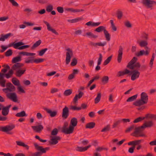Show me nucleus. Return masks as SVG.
<instances>
[{"label":"nucleus","instance_id":"obj_1","mask_svg":"<svg viewBox=\"0 0 156 156\" xmlns=\"http://www.w3.org/2000/svg\"><path fill=\"white\" fill-rule=\"evenodd\" d=\"M153 123L152 121L147 122L141 126L136 127L134 132L131 134V135L135 137H144L146 135L143 132V129L146 127H150L153 126Z\"/></svg>","mask_w":156,"mask_h":156},{"label":"nucleus","instance_id":"obj_2","mask_svg":"<svg viewBox=\"0 0 156 156\" xmlns=\"http://www.w3.org/2000/svg\"><path fill=\"white\" fill-rule=\"evenodd\" d=\"M148 96L144 92L141 93L140 94V98L134 102L133 105L137 107H140L144 104L147 103L148 101Z\"/></svg>","mask_w":156,"mask_h":156},{"label":"nucleus","instance_id":"obj_3","mask_svg":"<svg viewBox=\"0 0 156 156\" xmlns=\"http://www.w3.org/2000/svg\"><path fill=\"white\" fill-rule=\"evenodd\" d=\"M35 148L38 151L33 153L32 156H40L43 154L45 153L47 151H48L50 149L49 147H46L43 148L42 146H39L36 143H34V144Z\"/></svg>","mask_w":156,"mask_h":156},{"label":"nucleus","instance_id":"obj_4","mask_svg":"<svg viewBox=\"0 0 156 156\" xmlns=\"http://www.w3.org/2000/svg\"><path fill=\"white\" fill-rule=\"evenodd\" d=\"M15 127V126L13 124L7 125L4 126H0V131L5 132L8 134L12 135L13 133L11 132Z\"/></svg>","mask_w":156,"mask_h":156},{"label":"nucleus","instance_id":"obj_5","mask_svg":"<svg viewBox=\"0 0 156 156\" xmlns=\"http://www.w3.org/2000/svg\"><path fill=\"white\" fill-rule=\"evenodd\" d=\"M141 3L147 8H150L154 5H156V2L151 0H142Z\"/></svg>","mask_w":156,"mask_h":156},{"label":"nucleus","instance_id":"obj_6","mask_svg":"<svg viewBox=\"0 0 156 156\" xmlns=\"http://www.w3.org/2000/svg\"><path fill=\"white\" fill-rule=\"evenodd\" d=\"M67 52L66 53V64H69L70 61L71 57L73 55L72 50L68 48L66 49Z\"/></svg>","mask_w":156,"mask_h":156},{"label":"nucleus","instance_id":"obj_7","mask_svg":"<svg viewBox=\"0 0 156 156\" xmlns=\"http://www.w3.org/2000/svg\"><path fill=\"white\" fill-rule=\"evenodd\" d=\"M78 122L77 119L75 117L72 118L70 120L69 126V131H71L73 133L74 129V127L77 125Z\"/></svg>","mask_w":156,"mask_h":156},{"label":"nucleus","instance_id":"obj_8","mask_svg":"<svg viewBox=\"0 0 156 156\" xmlns=\"http://www.w3.org/2000/svg\"><path fill=\"white\" fill-rule=\"evenodd\" d=\"M140 72L134 69L131 71V73L130 75H131V80L133 81L137 79L139 77L140 75Z\"/></svg>","mask_w":156,"mask_h":156},{"label":"nucleus","instance_id":"obj_9","mask_svg":"<svg viewBox=\"0 0 156 156\" xmlns=\"http://www.w3.org/2000/svg\"><path fill=\"white\" fill-rule=\"evenodd\" d=\"M13 73L14 72L12 70H9L8 72L6 74L0 73V79H4V76L7 79H9L12 76Z\"/></svg>","mask_w":156,"mask_h":156},{"label":"nucleus","instance_id":"obj_10","mask_svg":"<svg viewBox=\"0 0 156 156\" xmlns=\"http://www.w3.org/2000/svg\"><path fill=\"white\" fill-rule=\"evenodd\" d=\"M61 138L59 136H55L52 137L50 141H49V144L51 145H55L58 142V140H60Z\"/></svg>","mask_w":156,"mask_h":156},{"label":"nucleus","instance_id":"obj_11","mask_svg":"<svg viewBox=\"0 0 156 156\" xmlns=\"http://www.w3.org/2000/svg\"><path fill=\"white\" fill-rule=\"evenodd\" d=\"M148 49V47H145V51L144 50H141L139 52L135 53V55L137 57H139L143 55H145L146 56L148 55L149 53V51L147 50Z\"/></svg>","mask_w":156,"mask_h":156},{"label":"nucleus","instance_id":"obj_12","mask_svg":"<svg viewBox=\"0 0 156 156\" xmlns=\"http://www.w3.org/2000/svg\"><path fill=\"white\" fill-rule=\"evenodd\" d=\"M6 97L13 102H16L17 101V95L15 93H11L6 94Z\"/></svg>","mask_w":156,"mask_h":156},{"label":"nucleus","instance_id":"obj_13","mask_svg":"<svg viewBox=\"0 0 156 156\" xmlns=\"http://www.w3.org/2000/svg\"><path fill=\"white\" fill-rule=\"evenodd\" d=\"M69 114V108L66 106H65L62 110V117L63 118L66 119L68 116Z\"/></svg>","mask_w":156,"mask_h":156},{"label":"nucleus","instance_id":"obj_14","mask_svg":"<svg viewBox=\"0 0 156 156\" xmlns=\"http://www.w3.org/2000/svg\"><path fill=\"white\" fill-rule=\"evenodd\" d=\"M68 124L67 122H65L62 129V131L65 134H68L72 133L71 131H69V126L68 128H67Z\"/></svg>","mask_w":156,"mask_h":156},{"label":"nucleus","instance_id":"obj_15","mask_svg":"<svg viewBox=\"0 0 156 156\" xmlns=\"http://www.w3.org/2000/svg\"><path fill=\"white\" fill-rule=\"evenodd\" d=\"M123 49L121 46H119V50L118 52V54L117 56V61L118 63H120L121 61L122 56V52Z\"/></svg>","mask_w":156,"mask_h":156},{"label":"nucleus","instance_id":"obj_16","mask_svg":"<svg viewBox=\"0 0 156 156\" xmlns=\"http://www.w3.org/2000/svg\"><path fill=\"white\" fill-rule=\"evenodd\" d=\"M78 94H76L73 98V101L74 104H75L77 103V102L78 99L80 98L84 94V93L83 92L79 90H78Z\"/></svg>","mask_w":156,"mask_h":156},{"label":"nucleus","instance_id":"obj_17","mask_svg":"<svg viewBox=\"0 0 156 156\" xmlns=\"http://www.w3.org/2000/svg\"><path fill=\"white\" fill-rule=\"evenodd\" d=\"M11 105H9L6 107H4L2 108V114L4 116L7 115L9 113V109L11 106Z\"/></svg>","mask_w":156,"mask_h":156},{"label":"nucleus","instance_id":"obj_18","mask_svg":"<svg viewBox=\"0 0 156 156\" xmlns=\"http://www.w3.org/2000/svg\"><path fill=\"white\" fill-rule=\"evenodd\" d=\"M44 23L46 25L47 29L48 31H51L52 33L56 35H58V33L56 31L55 29L51 28L48 22L45 21H44Z\"/></svg>","mask_w":156,"mask_h":156},{"label":"nucleus","instance_id":"obj_19","mask_svg":"<svg viewBox=\"0 0 156 156\" xmlns=\"http://www.w3.org/2000/svg\"><path fill=\"white\" fill-rule=\"evenodd\" d=\"M33 130L37 133H40L43 129V127L42 125L32 126Z\"/></svg>","mask_w":156,"mask_h":156},{"label":"nucleus","instance_id":"obj_20","mask_svg":"<svg viewBox=\"0 0 156 156\" xmlns=\"http://www.w3.org/2000/svg\"><path fill=\"white\" fill-rule=\"evenodd\" d=\"M6 87H8L9 91L10 92H14L16 90L15 87L10 82L6 83Z\"/></svg>","mask_w":156,"mask_h":156},{"label":"nucleus","instance_id":"obj_21","mask_svg":"<svg viewBox=\"0 0 156 156\" xmlns=\"http://www.w3.org/2000/svg\"><path fill=\"white\" fill-rule=\"evenodd\" d=\"M26 70L25 68H24L23 70H21L20 69L16 71L15 74L16 76L20 77L24 73Z\"/></svg>","mask_w":156,"mask_h":156},{"label":"nucleus","instance_id":"obj_22","mask_svg":"<svg viewBox=\"0 0 156 156\" xmlns=\"http://www.w3.org/2000/svg\"><path fill=\"white\" fill-rule=\"evenodd\" d=\"M44 110L46 111L47 113L49 114L50 116L51 117H55L57 114V112L56 111H52L51 110L47 108H44Z\"/></svg>","mask_w":156,"mask_h":156},{"label":"nucleus","instance_id":"obj_23","mask_svg":"<svg viewBox=\"0 0 156 156\" xmlns=\"http://www.w3.org/2000/svg\"><path fill=\"white\" fill-rule=\"evenodd\" d=\"M91 147V145H89L88 146L83 147H77L76 148V151L80 152L85 151L87 150L89 148Z\"/></svg>","mask_w":156,"mask_h":156},{"label":"nucleus","instance_id":"obj_24","mask_svg":"<svg viewBox=\"0 0 156 156\" xmlns=\"http://www.w3.org/2000/svg\"><path fill=\"white\" fill-rule=\"evenodd\" d=\"M12 35V34L11 33L7 34L5 35H4L3 34H2L1 35L0 41H4L5 39H7L9 37Z\"/></svg>","mask_w":156,"mask_h":156},{"label":"nucleus","instance_id":"obj_25","mask_svg":"<svg viewBox=\"0 0 156 156\" xmlns=\"http://www.w3.org/2000/svg\"><path fill=\"white\" fill-rule=\"evenodd\" d=\"M140 67V63L139 62H137L134 64L133 65L129 67L128 68L133 70L135 68H136L137 69L136 70L138 71L139 70Z\"/></svg>","mask_w":156,"mask_h":156},{"label":"nucleus","instance_id":"obj_26","mask_svg":"<svg viewBox=\"0 0 156 156\" xmlns=\"http://www.w3.org/2000/svg\"><path fill=\"white\" fill-rule=\"evenodd\" d=\"M83 19H84L83 17H81L73 19L72 20H68L67 21L69 23H76L78 22L83 20Z\"/></svg>","mask_w":156,"mask_h":156},{"label":"nucleus","instance_id":"obj_27","mask_svg":"<svg viewBox=\"0 0 156 156\" xmlns=\"http://www.w3.org/2000/svg\"><path fill=\"white\" fill-rule=\"evenodd\" d=\"M137 60V58L136 57H134L133 58L132 60L128 63L126 67L128 68L132 65H133L136 62Z\"/></svg>","mask_w":156,"mask_h":156},{"label":"nucleus","instance_id":"obj_28","mask_svg":"<svg viewBox=\"0 0 156 156\" xmlns=\"http://www.w3.org/2000/svg\"><path fill=\"white\" fill-rule=\"evenodd\" d=\"M21 58V56L19 55L18 56L13 58L12 62L13 64L18 63L17 62H20L22 60Z\"/></svg>","mask_w":156,"mask_h":156},{"label":"nucleus","instance_id":"obj_29","mask_svg":"<svg viewBox=\"0 0 156 156\" xmlns=\"http://www.w3.org/2000/svg\"><path fill=\"white\" fill-rule=\"evenodd\" d=\"M100 22L94 23L92 21H89L86 23V25L88 26L92 27H97L100 25Z\"/></svg>","mask_w":156,"mask_h":156},{"label":"nucleus","instance_id":"obj_30","mask_svg":"<svg viewBox=\"0 0 156 156\" xmlns=\"http://www.w3.org/2000/svg\"><path fill=\"white\" fill-rule=\"evenodd\" d=\"M95 126V123L93 122L87 123L85 125L86 129H91L94 128Z\"/></svg>","mask_w":156,"mask_h":156},{"label":"nucleus","instance_id":"obj_31","mask_svg":"<svg viewBox=\"0 0 156 156\" xmlns=\"http://www.w3.org/2000/svg\"><path fill=\"white\" fill-rule=\"evenodd\" d=\"M16 143L17 145L20 146H23L24 147H25L27 150L29 149V146L25 144L23 142L20 141H16Z\"/></svg>","mask_w":156,"mask_h":156},{"label":"nucleus","instance_id":"obj_32","mask_svg":"<svg viewBox=\"0 0 156 156\" xmlns=\"http://www.w3.org/2000/svg\"><path fill=\"white\" fill-rule=\"evenodd\" d=\"M14 48L15 49H17L19 50L20 47L22 45H23L24 44L22 42L19 41L17 43L14 42Z\"/></svg>","mask_w":156,"mask_h":156},{"label":"nucleus","instance_id":"obj_33","mask_svg":"<svg viewBox=\"0 0 156 156\" xmlns=\"http://www.w3.org/2000/svg\"><path fill=\"white\" fill-rule=\"evenodd\" d=\"M106 30V27H105L103 26H100L96 28L95 30L94 31L98 33L103 31L104 32Z\"/></svg>","mask_w":156,"mask_h":156},{"label":"nucleus","instance_id":"obj_34","mask_svg":"<svg viewBox=\"0 0 156 156\" xmlns=\"http://www.w3.org/2000/svg\"><path fill=\"white\" fill-rule=\"evenodd\" d=\"M12 82L15 86H20L19 80L16 77H13L12 80Z\"/></svg>","mask_w":156,"mask_h":156},{"label":"nucleus","instance_id":"obj_35","mask_svg":"<svg viewBox=\"0 0 156 156\" xmlns=\"http://www.w3.org/2000/svg\"><path fill=\"white\" fill-rule=\"evenodd\" d=\"M41 43V41L39 40L36 41L31 47V50L34 49L36 48L39 46Z\"/></svg>","mask_w":156,"mask_h":156},{"label":"nucleus","instance_id":"obj_36","mask_svg":"<svg viewBox=\"0 0 156 156\" xmlns=\"http://www.w3.org/2000/svg\"><path fill=\"white\" fill-rule=\"evenodd\" d=\"M15 115L16 116L18 117H23L27 116V115L26 114L25 111H23L17 113Z\"/></svg>","mask_w":156,"mask_h":156},{"label":"nucleus","instance_id":"obj_37","mask_svg":"<svg viewBox=\"0 0 156 156\" xmlns=\"http://www.w3.org/2000/svg\"><path fill=\"white\" fill-rule=\"evenodd\" d=\"M146 118H149L156 120V115L147 114L146 115Z\"/></svg>","mask_w":156,"mask_h":156},{"label":"nucleus","instance_id":"obj_38","mask_svg":"<svg viewBox=\"0 0 156 156\" xmlns=\"http://www.w3.org/2000/svg\"><path fill=\"white\" fill-rule=\"evenodd\" d=\"M106 40L108 41H109L110 40V35L108 31L106 30L104 32Z\"/></svg>","mask_w":156,"mask_h":156},{"label":"nucleus","instance_id":"obj_39","mask_svg":"<svg viewBox=\"0 0 156 156\" xmlns=\"http://www.w3.org/2000/svg\"><path fill=\"white\" fill-rule=\"evenodd\" d=\"M34 57H29L26 59L25 62L27 63H32L34 62V59H33Z\"/></svg>","mask_w":156,"mask_h":156},{"label":"nucleus","instance_id":"obj_40","mask_svg":"<svg viewBox=\"0 0 156 156\" xmlns=\"http://www.w3.org/2000/svg\"><path fill=\"white\" fill-rule=\"evenodd\" d=\"M109 80L108 77L107 76H104L102 77L101 79V82L103 84H105L108 82Z\"/></svg>","mask_w":156,"mask_h":156},{"label":"nucleus","instance_id":"obj_41","mask_svg":"<svg viewBox=\"0 0 156 156\" xmlns=\"http://www.w3.org/2000/svg\"><path fill=\"white\" fill-rule=\"evenodd\" d=\"M101 97V93H98L97 97L94 99V103L97 104L100 101Z\"/></svg>","mask_w":156,"mask_h":156},{"label":"nucleus","instance_id":"obj_42","mask_svg":"<svg viewBox=\"0 0 156 156\" xmlns=\"http://www.w3.org/2000/svg\"><path fill=\"white\" fill-rule=\"evenodd\" d=\"M137 97V94H136L128 98L126 100L127 102H131L135 100Z\"/></svg>","mask_w":156,"mask_h":156},{"label":"nucleus","instance_id":"obj_43","mask_svg":"<svg viewBox=\"0 0 156 156\" xmlns=\"http://www.w3.org/2000/svg\"><path fill=\"white\" fill-rule=\"evenodd\" d=\"M148 43L146 41L142 40L140 41L139 43V45L141 47H147Z\"/></svg>","mask_w":156,"mask_h":156},{"label":"nucleus","instance_id":"obj_44","mask_svg":"<svg viewBox=\"0 0 156 156\" xmlns=\"http://www.w3.org/2000/svg\"><path fill=\"white\" fill-rule=\"evenodd\" d=\"M72 93V89H67L64 92V95L65 96H68L70 95Z\"/></svg>","mask_w":156,"mask_h":156},{"label":"nucleus","instance_id":"obj_45","mask_svg":"<svg viewBox=\"0 0 156 156\" xmlns=\"http://www.w3.org/2000/svg\"><path fill=\"white\" fill-rule=\"evenodd\" d=\"M116 15L118 19H120L122 16L123 14L122 11L118 10L117 11Z\"/></svg>","mask_w":156,"mask_h":156},{"label":"nucleus","instance_id":"obj_46","mask_svg":"<svg viewBox=\"0 0 156 156\" xmlns=\"http://www.w3.org/2000/svg\"><path fill=\"white\" fill-rule=\"evenodd\" d=\"M2 67L5 68L2 69L1 71L2 72H3L4 73H5L7 71V70L9 69L10 68V67L8 65H3Z\"/></svg>","mask_w":156,"mask_h":156},{"label":"nucleus","instance_id":"obj_47","mask_svg":"<svg viewBox=\"0 0 156 156\" xmlns=\"http://www.w3.org/2000/svg\"><path fill=\"white\" fill-rule=\"evenodd\" d=\"M110 130V125H108L104 127L101 130V132H106L109 131Z\"/></svg>","mask_w":156,"mask_h":156},{"label":"nucleus","instance_id":"obj_48","mask_svg":"<svg viewBox=\"0 0 156 156\" xmlns=\"http://www.w3.org/2000/svg\"><path fill=\"white\" fill-rule=\"evenodd\" d=\"M86 35L87 36L95 39L96 38L98 37V36L94 35L93 33L90 32H87L86 34Z\"/></svg>","mask_w":156,"mask_h":156},{"label":"nucleus","instance_id":"obj_49","mask_svg":"<svg viewBox=\"0 0 156 156\" xmlns=\"http://www.w3.org/2000/svg\"><path fill=\"white\" fill-rule=\"evenodd\" d=\"M19 66V65L18 62L16 63L12 66V69L11 70H12L13 71V70H15L16 69L18 70L20 69V68Z\"/></svg>","mask_w":156,"mask_h":156},{"label":"nucleus","instance_id":"obj_50","mask_svg":"<svg viewBox=\"0 0 156 156\" xmlns=\"http://www.w3.org/2000/svg\"><path fill=\"white\" fill-rule=\"evenodd\" d=\"M112 57V55H111L108 57L104 62L103 65L105 66L107 65L111 61Z\"/></svg>","mask_w":156,"mask_h":156},{"label":"nucleus","instance_id":"obj_51","mask_svg":"<svg viewBox=\"0 0 156 156\" xmlns=\"http://www.w3.org/2000/svg\"><path fill=\"white\" fill-rule=\"evenodd\" d=\"M145 117H140L135 119L133 121V122L135 123L140 122L145 119Z\"/></svg>","mask_w":156,"mask_h":156},{"label":"nucleus","instance_id":"obj_52","mask_svg":"<svg viewBox=\"0 0 156 156\" xmlns=\"http://www.w3.org/2000/svg\"><path fill=\"white\" fill-rule=\"evenodd\" d=\"M70 109L73 111H79L81 109V108L76 107L75 106H71Z\"/></svg>","mask_w":156,"mask_h":156},{"label":"nucleus","instance_id":"obj_53","mask_svg":"<svg viewBox=\"0 0 156 156\" xmlns=\"http://www.w3.org/2000/svg\"><path fill=\"white\" fill-rule=\"evenodd\" d=\"M44 59L42 58H39L38 59H34V62L36 63H41L44 61Z\"/></svg>","mask_w":156,"mask_h":156},{"label":"nucleus","instance_id":"obj_54","mask_svg":"<svg viewBox=\"0 0 156 156\" xmlns=\"http://www.w3.org/2000/svg\"><path fill=\"white\" fill-rule=\"evenodd\" d=\"M48 50L47 48H45L41 49L39 51L38 55L40 56H42L43 55L46 51Z\"/></svg>","mask_w":156,"mask_h":156},{"label":"nucleus","instance_id":"obj_55","mask_svg":"<svg viewBox=\"0 0 156 156\" xmlns=\"http://www.w3.org/2000/svg\"><path fill=\"white\" fill-rule=\"evenodd\" d=\"M77 63V60L75 58H73L71 63L70 65L72 66H75Z\"/></svg>","mask_w":156,"mask_h":156},{"label":"nucleus","instance_id":"obj_56","mask_svg":"<svg viewBox=\"0 0 156 156\" xmlns=\"http://www.w3.org/2000/svg\"><path fill=\"white\" fill-rule=\"evenodd\" d=\"M12 54V50L9 49L5 53V55L6 56H9L11 55Z\"/></svg>","mask_w":156,"mask_h":156},{"label":"nucleus","instance_id":"obj_57","mask_svg":"<svg viewBox=\"0 0 156 156\" xmlns=\"http://www.w3.org/2000/svg\"><path fill=\"white\" fill-rule=\"evenodd\" d=\"M53 9V6L51 5L46 7V11L48 12H51Z\"/></svg>","mask_w":156,"mask_h":156},{"label":"nucleus","instance_id":"obj_58","mask_svg":"<svg viewBox=\"0 0 156 156\" xmlns=\"http://www.w3.org/2000/svg\"><path fill=\"white\" fill-rule=\"evenodd\" d=\"M102 56L101 54H99V57L98 61V66H99L101 63L102 61Z\"/></svg>","mask_w":156,"mask_h":156},{"label":"nucleus","instance_id":"obj_59","mask_svg":"<svg viewBox=\"0 0 156 156\" xmlns=\"http://www.w3.org/2000/svg\"><path fill=\"white\" fill-rule=\"evenodd\" d=\"M12 5L15 7H18L19 5L14 0H8Z\"/></svg>","mask_w":156,"mask_h":156},{"label":"nucleus","instance_id":"obj_60","mask_svg":"<svg viewBox=\"0 0 156 156\" xmlns=\"http://www.w3.org/2000/svg\"><path fill=\"white\" fill-rule=\"evenodd\" d=\"M6 80L5 79H0V85L2 87H5Z\"/></svg>","mask_w":156,"mask_h":156},{"label":"nucleus","instance_id":"obj_61","mask_svg":"<svg viewBox=\"0 0 156 156\" xmlns=\"http://www.w3.org/2000/svg\"><path fill=\"white\" fill-rule=\"evenodd\" d=\"M154 57H155V54L154 53H153L152 54L151 58V60H150V62L149 63V64L150 65V66L151 67H152V65L153 64V62L154 60Z\"/></svg>","mask_w":156,"mask_h":156},{"label":"nucleus","instance_id":"obj_62","mask_svg":"<svg viewBox=\"0 0 156 156\" xmlns=\"http://www.w3.org/2000/svg\"><path fill=\"white\" fill-rule=\"evenodd\" d=\"M134 128V125H132L131 126L128 128L125 131L126 133H128L130 132Z\"/></svg>","mask_w":156,"mask_h":156},{"label":"nucleus","instance_id":"obj_63","mask_svg":"<svg viewBox=\"0 0 156 156\" xmlns=\"http://www.w3.org/2000/svg\"><path fill=\"white\" fill-rule=\"evenodd\" d=\"M57 10L58 12L60 13H62L64 12V9L63 7L60 6L58 7L57 8Z\"/></svg>","mask_w":156,"mask_h":156},{"label":"nucleus","instance_id":"obj_64","mask_svg":"<svg viewBox=\"0 0 156 156\" xmlns=\"http://www.w3.org/2000/svg\"><path fill=\"white\" fill-rule=\"evenodd\" d=\"M58 131L57 129L55 128L52 130L51 134L52 135H56L58 133Z\"/></svg>","mask_w":156,"mask_h":156}]
</instances>
